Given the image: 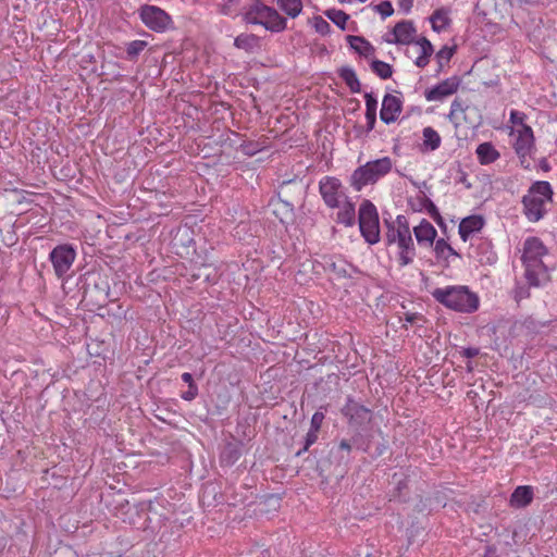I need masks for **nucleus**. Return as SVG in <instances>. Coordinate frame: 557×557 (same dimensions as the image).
<instances>
[{
    "instance_id": "1",
    "label": "nucleus",
    "mask_w": 557,
    "mask_h": 557,
    "mask_svg": "<svg viewBox=\"0 0 557 557\" xmlns=\"http://www.w3.org/2000/svg\"><path fill=\"white\" fill-rule=\"evenodd\" d=\"M385 225L386 245H396L400 267L409 265L413 262L417 252L407 216L398 214L394 221H385Z\"/></svg>"
},
{
    "instance_id": "2",
    "label": "nucleus",
    "mask_w": 557,
    "mask_h": 557,
    "mask_svg": "<svg viewBox=\"0 0 557 557\" xmlns=\"http://www.w3.org/2000/svg\"><path fill=\"white\" fill-rule=\"evenodd\" d=\"M548 252L539 237H528L523 243L522 263L525 268V280L530 286L539 287L549 280L548 269L543 257Z\"/></svg>"
},
{
    "instance_id": "3",
    "label": "nucleus",
    "mask_w": 557,
    "mask_h": 557,
    "mask_svg": "<svg viewBox=\"0 0 557 557\" xmlns=\"http://www.w3.org/2000/svg\"><path fill=\"white\" fill-rule=\"evenodd\" d=\"M432 297L441 305L456 312L472 313L479 309L480 298L466 285L437 287Z\"/></svg>"
},
{
    "instance_id": "4",
    "label": "nucleus",
    "mask_w": 557,
    "mask_h": 557,
    "mask_svg": "<svg viewBox=\"0 0 557 557\" xmlns=\"http://www.w3.org/2000/svg\"><path fill=\"white\" fill-rule=\"evenodd\" d=\"M393 160L389 157H382L366 162L354 170L349 177V184L356 191H361L368 185H374L391 173Z\"/></svg>"
},
{
    "instance_id": "5",
    "label": "nucleus",
    "mask_w": 557,
    "mask_h": 557,
    "mask_svg": "<svg viewBox=\"0 0 557 557\" xmlns=\"http://www.w3.org/2000/svg\"><path fill=\"white\" fill-rule=\"evenodd\" d=\"M553 188L546 181L533 183L522 197L523 213L530 222L540 221L546 213V205L552 201Z\"/></svg>"
},
{
    "instance_id": "6",
    "label": "nucleus",
    "mask_w": 557,
    "mask_h": 557,
    "mask_svg": "<svg viewBox=\"0 0 557 557\" xmlns=\"http://www.w3.org/2000/svg\"><path fill=\"white\" fill-rule=\"evenodd\" d=\"M244 21L251 25H261L272 33H281L287 27V20L274 8L255 0L244 13Z\"/></svg>"
},
{
    "instance_id": "7",
    "label": "nucleus",
    "mask_w": 557,
    "mask_h": 557,
    "mask_svg": "<svg viewBox=\"0 0 557 557\" xmlns=\"http://www.w3.org/2000/svg\"><path fill=\"white\" fill-rule=\"evenodd\" d=\"M359 228L364 240L374 245L380 242V222L375 206L370 200H363L359 208Z\"/></svg>"
},
{
    "instance_id": "8",
    "label": "nucleus",
    "mask_w": 557,
    "mask_h": 557,
    "mask_svg": "<svg viewBox=\"0 0 557 557\" xmlns=\"http://www.w3.org/2000/svg\"><path fill=\"white\" fill-rule=\"evenodd\" d=\"M139 17L146 27L156 33H163L173 24L171 16L157 5H141L139 8Z\"/></svg>"
},
{
    "instance_id": "9",
    "label": "nucleus",
    "mask_w": 557,
    "mask_h": 557,
    "mask_svg": "<svg viewBox=\"0 0 557 557\" xmlns=\"http://www.w3.org/2000/svg\"><path fill=\"white\" fill-rule=\"evenodd\" d=\"M75 259L76 250L70 244L58 245L49 253V260L59 278H62L70 271Z\"/></svg>"
},
{
    "instance_id": "10",
    "label": "nucleus",
    "mask_w": 557,
    "mask_h": 557,
    "mask_svg": "<svg viewBox=\"0 0 557 557\" xmlns=\"http://www.w3.org/2000/svg\"><path fill=\"white\" fill-rule=\"evenodd\" d=\"M320 195L331 209L341 207L342 201L347 197L343 190L342 182L334 176H324L319 182Z\"/></svg>"
},
{
    "instance_id": "11",
    "label": "nucleus",
    "mask_w": 557,
    "mask_h": 557,
    "mask_svg": "<svg viewBox=\"0 0 557 557\" xmlns=\"http://www.w3.org/2000/svg\"><path fill=\"white\" fill-rule=\"evenodd\" d=\"M341 412L348 420V423L351 426H362L366 423H369L372 418L371 410L357 403L351 396L347 397Z\"/></svg>"
},
{
    "instance_id": "12",
    "label": "nucleus",
    "mask_w": 557,
    "mask_h": 557,
    "mask_svg": "<svg viewBox=\"0 0 557 557\" xmlns=\"http://www.w3.org/2000/svg\"><path fill=\"white\" fill-rule=\"evenodd\" d=\"M511 134L516 135L513 149L518 157L532 156L534 153L535 137L531 126L523 125V128H517Z\"/></svg>"
},
{
    "instance_id": "13",
    "label": "nucleus",
    "mask_w": 557,
    "mask_h": 557,
    "mask_svg": "<svg viewBox=\"0 0 557 557\" xmlns=\"http://www.w3.org/2000/svg\"><path fill=\"white\" fill-rule=\"evenodd\" d=\"M417 29L412 21L398 22L392 33L384 38L385 42L392 45H409L414 42Z\"/></svg>"
},
{
    "instance_id": "14",
    "label": "nucleus",
    "mask_w": 557,
    "mask_h": 557,
    "mask_svg": "<svg viewBox=\"0 0 557 557\" xmlns=\"http://www.w3.org/2000/svg\"><path fill=\"white\" fill-rule=\"evenodd\" d=\"M459 86L460 78L458 76H451L426 89L424 97L428 101H442L446 97L454 95Z\"/></svg>"
},
{
    "instance_id": "15",
    "label": "nucleus",
    "mask_w": 557,
    "mask_h": 557,
    "mask_svg": "<svg viewBox=\"0 0 557 557\" xmlns=\"http://www.w3.org/2000/svg\"><path fill=\"white\" fill-rule=\"evenodd\" d=\"M403 111L401 100L391 94L383 97L382 108L380 111V119L385 124L394 123Z\"/></svg>"
},
{
    "instance_id": "16",
    "label": "nucleus",
    "mask_w": 557,
    "mask_h": 557,
    "mask_svg": "<svg viewBox=\"0 0 557 557\" xmlns=\"http://www.w3.org/2000/svg\"><path fill=\"white\" fill-rule=\"evenodd\" d=\"M413 234L419 246L430 248L433 247L437 231L428 220L422 219L420 223L413 227Z\"/></svg>"
},
{
    "instance_id": "17",
    "label": "nucleus",
    "mask_w": 557,
    "mask_h": 557,
    "mask_svg": "<svg viewBox=\"0 0 557 557\" xmlns=\"http://www.w3.org/2000/svg\"><path fill=\"white\" fill-rule=\"evenodd\" d=\"M484 226V219L481 215H470L461 220L459 224V235L463 242H467L474 233L480 232Z\"/></svg>"
},
{
    "instance_id": "18",
    "label": "nucleus",
    "mask_w": 557,
    "mask_h": 557,
    "mask_svg": "<svg viewBox=\"0 0 557 557\" xmlns=\"http://www.w3.org/2000/svg\"><path fill=\"white\" fill-rule=\"evenodd\" d=\"M533 488L530 485H522L515 488L510 496V506L515 508H523L533 500Z\"/></svg>"
},
{
    "instance_id": "19",
    "label": "nucleus",
    "mask_w": 557,
    "mask_h": 557,
    "mask_svg": "<svg viewBox=\"0 0 557 557\" xmlns=\"http://www.w3.org/2000/svg\"><path fill=\"white\" fill-rule=\"evenodd\" d=\"M414 45L419 48V54L414 60V64L418 67H425L430 62V57L434 52L433 45L425 37H421L414 41Z\"/></svg>"
},
{
    "instance_id": "20",
    "label": "nucleus",
    "mask_w": 557,
    "mask_h": 557,
    "mask_svg": "<svg viewBox=\"0 0 557 557\" xmlns=\"http://www.w3.org/2000/svg\"><path fill=\"white\" fill-rule=\"evenodd\" d=\"M346 40L352 50L364 58H370L375 53V48L363 37L348 35Z\"/></svg>"
},
{
    "instance_id": "21",
    "label": "nucleus",
    "mask_w": 557,
    "mask_h": 557,
    "mask_svg": "<svg viewBox=\"0 0 557 557\" xmlns=\"http://www.w3.org/2000/svg\"><path fill=\"white\" fill-rule=\"evenodd\" d=\"M339 211L337 212L336 221L345 226H352L356 218L355 203L351 202L348 197L342 201Z\"/></svg>"
},
{
    "instance_id": "22",
    "label": "nucleus",
    "mask_w": 557,
    "mask_h": 557,
    "mask_svg": "<svg viewBox=\"0 0 557 557\" xmlns=\"http://www.w3.org/2000/svg\"><path fill=\"white\" fill-rule=\"evenodd\" d=\"M242 456L240 445L238 443L227 442L220 453V462L223 466L234 465Z\"/></svg>"
},
{
    "instance_id": "23",
    "label": "nucleus",
    "mask_w": 557,
    "mask_h": 557,
    "mask_svg": "<svg viewBox=\"0 0 557 557\" xmlns=\"http://www.w3.org/2000/svg\"><path fill=\"white\" fill-rule=\"evenodd\" d=\"M433 246L434 255L438 262L448 264L451 257H459L456 250L444 238L435 240Z\"/></svg>"
},
{
    "instance_id": "24",
    "label": "nucleus",
    "mask_w": 557,
    "mask_h": 557,
    "mask_svg": "<svg viewBox=\"0 0 557 557\" xmlns=\"http://www.w3.org/2000/svg\"><path fill=\"white\" fill-rule=\"evenodd\" d=\"M475 153L481 164H491L500 157L499 152L491 143L480 144L476 147Z\"/></svg>"
},
{
    "instance_id": "25",
    "label": "nucleus",
    "mask_w": 557,
    "mask_h": 557,
    "mask_svg": "<svg viewBox=\"0 0 557 557\" xmlns=\"http://www.w3.org/2000/svg\"><path fill=\"white\" fill-rule=\"evenodd\" d=\"M339 77L345 82L351 92L358 94L361 90V84L355 72L350 66H344L338 71Z\"/></svg>"
},
{
    "instance_id": "26",
    "label": "nucleus",
    "mask_w": 557,
    "mask_h": 557,
    "mask_svg": "<svg viewBox=\"0 0 557 557\" xmlns=\"http://www.w3.org/2000/svg\"><path fill=\"white\" fill-rule=\"evenodd\" d=\"M234 46L246 52H252L259 47V37L255 34H240L234 39Z\"/></svg>"
},
{
    "instance_id": "27",
    "label": "nucleus",
    "mask_w": 557,
    "mask_h": 557,
    "mask_svg": "<svg viewBox=\"0 0 557 557\" xmlns=\"http://www.w3.org/2000/svg\"><path fill=\"white\" fill-rule=\"evenodd\" d=\"M423 148L426 151H434L440 148L442 138L440 134L431 126H426L422 131Z\"/></svg>"
},
{
    "instance_id": "28",
    "label": "nucleus",
    "mask_w": 557,
    "mask_h": 557,
    "mask_svg": "<svg viewBox=\"0 0 557 557\" xmlns=\"http://www.w3.org/2000/svg\"><path fill=\"white\" fill-rule=\"evenodd\" d=\"M466 109L467 107L458 98L451 102L448 119L455 125V127L460 126L462 120H465Z\"/></svg>"
},
{
    "instance_id": "29",
    "label": "nucleus",
    "mask_w": 557,
    "mask_h": 557,
    "mask_svg": "<svg viewBox=\"0 0 557 557\" xmlns=\"http://www.w3.org/2000/svg\"><path fill=\"white\" fill-rule=\"evenodd\" d=\"M430 22L432 24V29L440 33L449 25L450 20L446 10L437 9L430 16Z\"/></svg>"
},
{
    "instance_id": "30",
    "label": "nucleus",
    "mask_w": 557,
    "mask_h": 557,
    "mask_svg": "<svg viewBox=\"0 0 557 557\" xmlns=\"http://www.w3.org/2000/svg\"><path fill=\"white\" fill-rule=\"evenodd\" d=\"M278 8L289 17H297L302 11L301 0H276Z\"/></svg>"
},
{
    "instance_id": "31",
    "label": "nucleus",
    "mask_w": 557,
    "mask_h": 557,
    "mask_svg": "<svg viewBox=\"0 0 557 557\" xmlns=\"http://www.w3.org/2000/svg\"><path fill=\"white\" fill-rule=\"evenodd\" d=\"M455 53V47L443 46L435 54V60L438 64V69L436 73H441L443 71L444 65H446Z\"/></svg>"
},
{
    "instance_id": "32",
    "label": "nucleus",
    "mask_w": 557,
    "mask_h": 557,
    "mask_svg": "<svg viewBox=\"0 0 557 557\" xmlns=\"http://www.w3.org/2000/svg\"><path fill=\"white\" fill-rule=\"evenodd\" d=\"M370 66L373 73H375L381 79H388L392 77L393 67L388 63L381 60H373Z\"/></svg>"
},
{
    "instance_id": "33",
    "label": "nucleus",
    "mask_w": 557,
    "mask_h": 557,
    "mask_svg": "<svg viewBox=\"0 0 557 557\" xmlns=\"http://www.w3.org/2000/svg\"><path fill=\"white\" fill-rule=\"evenodd\" d=\"M325 16L330 18L336 26H338L341 29L346 28L347 21L349 18V15L346 14L342 10L336 9H330L324 12Z\"/></svg>"
},
{
    "instance_id": "34",
    "label": "nucleus",
    "mask_w": 557,
    "mask_h": 557,
    "mask_svg": "<svg viewBox=\"0 0 557 557\" xmlns=\"http://www.w3.org/2000/svg\"><path fill=\"white\" fill-rule=\"evenodd\" d=\"M148 46L145 40H133L127 44L126 53L129 60H135Z\"/></svg>"
},
{
    "instance_id": "35",
    "label": "nucleus",
    "mask_w": 557,
    "mask_h": 557,
    "mask_svg": "<svg viewBox=\"0 0 557 557\" xmlns=\"http://www.w3.org/2000/svg\"><path fill=\"white\" fill-rule=\"evenodd\" d=\"M420 205L421 207L425 208L431 218L435 220L438 224H443V218L437 209V207L434 205V202L429 199L428 197H421L420 198Z\"/></svg>"
},
{
    "instance_id": "36",
    "label": "nucleus",
    "mask_w": 557,
    "mask_h": 557,
    "mask_svg": "<svg viewBox=\"0 0 557 557\" xmlns=\"http://www.w3.org/2000/svg\"><path fill=\"white\" fill-rule=\"evenodd\" d=\"M312 26L314 30L322 36L329 35L331 33V25L320 15L313 16Z\"/></svg>"
},
{
    "instance_id": "37",
    "label": "nucleus",
    "mask_w": 557,
    "mask_h": 557,
    "mask_svg": "<svg viewBox=\"0 0 557 557\" xmlns=\"http://www.w3.org/2000/svg\"><path fill=\"white\" fill-rule=\"evenodd\" d=\"M326 268L334 272L338 277L348 276V272L346 270V264L344 261L336 262L331 260L330 262H326Z\"/></svg>"
},
{
    "instance_id": "38",
    "label": "nucleus",
    "mask_w": 557,
    "mask_h": 557,
    "mask_svg": "<svg viewBox=\"0 0 557 557\" xmlns=\"http://www.w3.org/2000/svg\"><path fill=\"white\" fill-rule=\"evenodd\" d=\"M375 11L382 16V18L389 17L394 13V8L391 1H382L375 5Z\"/></svg>"
},
{
    "instance_id": "39",
    "label": "nucleus",
    "mask_w": 557,
    "mask_h": 557,
    "mask_svg": "<svg viewBox=\"0 0 557 557\" xmlns=\"http://www.w3.org/2000/svg\"><path fill=\"white\" fill-rule=\"evenodd\" d=\"M366 113H376L377 100L372 92L364 94Z\"/></svg>"
},
{
    "instance_id": "40",
    "label": "nucleus",
    "mask_w": 557,
    "mask_h": 557,
    "mask_svg": "<svg viewBox=\"0 0 557 557\" xmlns=\"http://www.w3.org/2000/svg\"><path fill=\"white\" fill-rule=\"evenodd\" d=\"M527 119V115L525 113L521 112V111H518V110H511L510 111V122L513 124V125H517V126H520L519 128H523V125H527L524 123Z\"/></svg>"
},
{
    "instance_id": "41",
    "label": "nucleus",
    "mask_w": 557,
    "mask_h": 557,
    "mask_svg": "<svg viewBox=\"0 0 557 557\" xmlns=\"http://www.w3.org/2000/svg\"><path fill=\"white\" fill-rule=\"evenodd\" d=\"M276 207H280L283 211V214L285 215L286 219H292L293 215H294V206L286 201V200H282V199H278L277 202H275Z\"/></svg>"
},
{
    "instance_id": "42",
    "label": "nucleus",
    "mask_w": 557,
    "mask_h": 557,
    "mask_svg": "<svg viewBox=\"0 0 557 557\" xmlns=\"http://www.w3.org/2000/svg\"><path fill=\"white\" fill-rule=\"evenodd\" d=\"M405 322L406 323H409L411 325H418V326H422V323L424 322V318L422 314L420 313H411V312H407L405 314Z\"/></svg>"
},
{
    "instance_id": "43",
    "label": "nucleus",
    "mask_w": 557,
    "mask_h": 557,
    "mask_svg": "<svg viewBox=\"0 0 557 557\" xmlns=\"http://www.w3.org/2000/svg\"><path fill=\"white\" fill-rule=\"evenodd\" d=\"M323 420L324 413L322 411H315L311 417L310 429L313 431H320Z\"/></svg>"
},
{
    "instance_id": "44",
    "label": "nucleus",
    "mask_w": 557,
    "mask_h": 557,
    "mask_svg": "<svg viewBox=\"0 0 557 557\" xmlns=\"http://www.w3.org/2000/svg\"><path fill=\"white\" fill-rule=\"evenodd\" d=\"M319 431H313L309 429L306 438H305V447L304 450H308L311 445H313L318 440Z\"/></svg>"
},
{
    "instance_id": "45",
    "label": "nucleus",
    "mask_w": 557,
    "mask_h": 557,
    "mask_svg": "<svg viewBox=\"0 0 557 557\" xmlns=\"http://www.w3.org/2000/svg\"><path fill=\"white\" fill-rule=\"evenodd\" d=\"M198 395V386L197 385H191V386H188V389L186 392H184L181 397L184 399V400H187V401H191L194 400Z\"/></svg>"
},
{
    "instance_id": "46",
    "label": "nucleus",
    "mask_w": 557,
    "mask_h": 557,
    "mask_svg": "<svg viewBox=\"0 0 557 557\" xmlns=\"http://www.w3.org/2000/svg\"><path fill=\"white\" fill-rule=\"evenodd\" d=\"M366 121H367V125H366V134H369L370 132H372L375 127V123H376V113H366Z\"/></svg>"
},
{
    "instance_id": "47",
    "label": "nucleus",
    "mask_w": 557,
    "mask_h": 557,
    "mask_svg": "<svg viewBox=\"0 0 557 557\" xmlns=\"http://www.w3.org/2000/svg\"><path fill=\"white\" fill-rule=\"evenodd\" d=\"M398 7L405 14H408L413 7V0H398Z\"/></svg>"
},
{
    "instance_id": "48",
    "label": "nucleus",
    "mask_w": 557,
    "mask_h": 557,
    "mask_svg": "<svg viewBox=\"0 0 557 557\" xmlns=\"http://www.w3.org/2000/svg\"><path fill=\"white\" fill-rule=\"evenodd\" d=\"M461 355L466 358H473L479 355V349L474 347L463 348Z\"/></svg>"
},
{
    "instance_id": "49",
    "label": "nucleus",
    "mask_w": 557,
    "mask_h": 557,
    "mask_svg": "<svg viewBox=\"0 0 557 557\" xmlns=\"http://www.w3.org/2000/svg\"><path fill=\"white\" fill-rule=\"evenodd\" d=\"M181 377H182L183 382L188 384V386L196 385V383L194 382L193 375L189 372H184Z\"/></svg>"
},
{
    "instance_id": "50",
    "label": "nucleus",
    "mask_w": 557,
    "mask_h": 557,
    "mask_svg": "<svg viewBox=\"0 0 557 557\" xmlns=\"http://www.w3.org/2000/svg\"><path fill=\"white\" fill-rule=\"evenodd\" d=\"M532 156H524V157H519L520 159V163L521 165L524 168V169H529L530 168V161H529V158H531Z\"/></svg>"
},
{
    "instance_id": "51",
    "label": "nucleus",
    "mask_w": 557,
    "mask_h": 557,
    "mask_svg": "<svg viewBox=\"0 0 557 557\" xmlns=\"http://www.w3.org/2000/svg\"><path fill=\"white\" fill-rule=\"evenodd\" d=\"M339 448L349 453L351 450V445L348 441L342 440L339 443Z\"/></svg>"
},
{
    "instance_id": "52",
    "label": "nucleus",
    "mask_w": 557,
    "mask_h": 557,
    "mask_svg": "<svg viewBox=\"0 0 557 557\" xmlns=\"http://www.w3.org/2000/svg\"><path fill=\"white\" fill-rule=\"evenodd\" d=\"M484 557H497L496 556V549L494 547H486L485 549V553H484Z\"/></svg>"
},
{
    "instance_id": "53",
    "label": "nucleus",
    "mask_w": 557,
    "mask_h": 557,
    "mask_svg": "<svg viewBox=\"0 0 557 557\" xmlns=\"http://www.w3.org/2000/svg\"><path fill=\"white\" fill-rule=\"evenodd\" d=\"M495 261H496V255L493 251H491L486 257V262L494 263Z\"/></svg>"
},
{
    "instance_id": "54",
    "label": "nucleus",
    "mask_w": 557,
    "mask_h": 557,
    "mask_svg": "<svg viewBox=\"0 0 557 557\" xmlns=\"http://www.w3.org/2000/svg\"><path fill=\"white\" fill-rule=\"evenodd\" d=\"M529 294L527 290L524 289H520L519 292L516 293V298L519 300L523 297H527Z\"/></svg>"
}]
</instances>
